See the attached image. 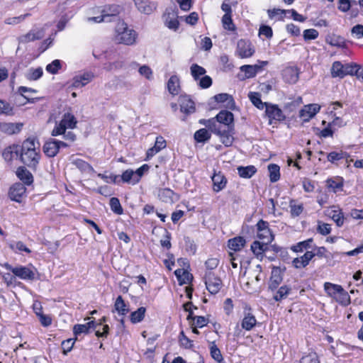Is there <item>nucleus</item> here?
Listing matches in <instances>:
<instances>
[{
	"mask_svg": "<svg viewBox=\"0 0 363 363\" xmlns=\"http://www.w3.org/2000/svg\"><path fill=\"white\" fill-rule=\"evenodd\" d=\"M20 161L33 170H36L41 158L40 144L35 138H28L21 145Z\"/></svg>",
	"mask_w": 363,
	"mask_h": 363,
	"instance_id": "nucleus-1",
	"label": "nucleus"
},
{
	"mask_svg": "<svg viewBox=\"0 0 363 363\" xmlns=\"http://www.w3.org/2000/svg\"><path fill=\"white\" fill-rule=\"evenodd\" d=\"M200 123L206 125L208 129L219 137L220 142L227 147L232 146L235 140V124L218 123L215 118H210L207 123L204 120H200Z\"/></svg>",
	"mask_w": 363,
	"mask_h": 363,
	"instance_id": "nucleus-2",
	"label": "nucleus"
},
{
	"mask_svg": "<svg viewBox=\"0 0 363 363\" xmlns=\"http://www.w3.org/2000/svg\"><path fill=\"white\" fill-rule=\"evenodd\" d=\"M77 121L75 116L70 113H65L59 122H56L51 131L52 136L62 135L63 139L68 143H74L77 140L76 134L72 131H67V129L76 128Z\"/></svg>",
	"mask_w": 363,
	"mask_h": 363,
	"instance_id": "nucleus-3",
	"label": "nucleus"
},
{
	"mask_svg": "<svg viewBox=\"0 0 363 363\" xmlns=\"http://www.w3.org/2000/svg\"><path fill=\"white\" fill-rule=\"evenodd\" d=\"M324 290L328 296L335 300L341 306H347L350 304V296L341 285L325 282L324 284Z\"/></svg>",
	"mask_w": 363,
	"mask_h": 363,
	"instance_id": "nucleus-4",
	"label": "nucleus"
},
{
	"mask_svg": "<svg viewBox=\"0 0 363 363\" xmlns=\"http://www.w3.org/2000/svg\"><path fill=\"white\" fill-rule=\"evenodd\" d=\"M359 65L356 63L342 64L340 61L333 63L331 75L333 77L344 78L347 75L355 76L357 78Z\"/></svg>",
	"mask_w": 363,
	"mask_h": 363,
	"instance_id": "nucleus-5",
	"label": "nucleus"
},
{
	"mask_svg": "<svg viewBox=\"0 0 363 363\" xmlns=\"http://www.w3.org/2000/svg\"><path fill=\"white\" fill-rule=\"evenodd\" d=\"M3 267L13 274L16 278H19L22 280L32 281L35 279V272L33 270L34 267L32 264L29 266L21 264L12 266L8 262H6L3 264Z\"/></svg>",
	"mask_w": 363,
	"mask_h": 363,
	"instance_id": "nucleus-6",
	"label": "nucleus"
},
{
	"mask_svg": "<svg viewBox=\"0 0 363 363\" xmlns=\"http://www.w3.org/2000/svg\"><path fill=\"white\" fill-rule=\"evenodd\" d=\"M116 39L118 43L130 45L135 43L136 33L133 29H129L127 24L123 21L121 22L116 30Z\"/></svg>",
	"mask_w": 363,
	"mask_h": 363,
	"instance_id": "nucleus-7",
	"label": "nucleus"
},
{
	"mask_svg": "<svg viewBox=\"0 0 363 363\" xmlns=\"http://www.w3.org/2000/svg\"><path fill=\"white\" fill-rule=\"evenodd\" d=\"M203 279L206 288L211 294H217L223 286L222 279L216 273L204 272Z\"/></svg>",
	"mask_w": 363,
	"mask_h": 363,
	"instance_id": "nucleus-8",
	"label": "nucleus"
},
{
	"mask_svg": "<svg viewBox=\"0 0 363 363\" xmlns=\"http://www.w3.org/2000/svg\"><path fill=\"white\" fill-rule=\"evenodd\" d=\"M71 143H68L66 140L62 141L50 138L43 145V152L46 156L53 157L57 155L61 147H69Z\"/></svg>",
	"mask_w": 363,
	"mask_h": 363,
	"instance_id": "nucleus-9",
	"label": "nucleus"
},
{
	"mask_svg": "<svg viewBox=\"0 0 363 363\" xmlns=\"http://www.w3.org/2000/svg\"><path fill=\"white\" fill-rule=\"evenodd\" d=\"M257 237L263 242L271 243L274 240V235L267 221L260 219L256 224Z\"/></svg>",
	"mask_w": 363,
	"mask_h": 363,
	"instance_id": "nucleus-10",
	"label": "nucleus"
},
{
	"mask_svg": "<svg viewBox=\"0 0 363 363\" xmlns=\"http://www.w3.org/2000/svg\"><path fill=\"white\" fill-rule=\"evenodd\" d=\"M265 114L269 118L270 125L276 122H283L286 120V116L277 104L269 103L265 108Z\"/></svg>",
	"mask_w": 363,
	"mask_h": 363,
	"instance_id": "nucleus-11",
	"label": "nucleus"
},
{
	"mask_svg": "<svg viewBox=\"0 0 363 363\" xmlns=\"http://www.w3.org/2000/svg\"><path fill=\"white\" fill-rule=\"evenodd\" d=\"M8 196L11 201L21 203L26 196V187L21 182L13 184L9 189Z\"/></svg>",
	"mask_w": 363,
	"mask_h": 363,
	"instance_id": "nucleus-12",
	"label": "nucleus"
},
{
	"mask_svg": "<svg viewBox=\"0 0 363 363\" xmlns=\"http://www.w3.org/2000/svg\"><path fill=\"white\" fill-rule=\"evenodd\" d=\"M257 320L255 315L252 313L251 307L246 306L244 308L243 317L240 322L242 328L245 330L250 331L257 325Z\"/></svg>",
	"mask_w": 363,
	"mask_h": 363,
	"instance_id": "nucleus-13",
	"label": "nucleus"
},
{
	"mask_svg": "<svg viewBox=\"0 0 363 363\" xmlns=\"http://www.w3.org/2000/svg\"><path fill=\"white\" fill-rule=\"evenodd\" d=\"M320 110V106L317 104H311L303 106L299 111L298 116L304 122L309 121Z\"/></svg>",
	"mask_w": 363,
	"mask_h": 363,
	"instance_id": "nucleus-14",
	"label": "nucleus"
},
{
	"mask_svg": "<svg viewBox=\"0 0 363 363\" xmlns=\"http://www.w3.org/2000/svg\"><path fill=\"white\" fill-rule=\"evenodd\" d=\"M180 111L186 116L193 113L196 111V106L194 101L187 94H181L178 99Z\"/></svg>",
	"mask_w": 363,
	"mask_h": 363,
	"instance_id": "nucleus-15",
	"label": "nucleus"
},
{
	"mask_svg": "<svg viewBox=\"0 0 363 363\" xmlns=\"http://www.w3.org/2000/svg\"><path fill=\"white\" fill-rule=\"evenodd\" d=\"M259 65H245L240 67V70L245 74V79L255 77L257 74L261 72L264 66L268 64L267 61H259Z\"/></svg>",
	"mask_w": 363,
	"mask_h": 363,
	"instance_id": "nucleus-16",
	"label": "nucleus"
},
{
	"mask_svg": "<svg viewBox=\"0 0 363 363\" xmlns=\"http://www.w3.org/2000/svg\"><path fill=\"white\" fill-rule=\"evenodd\" d=\"M120 13V6L118 5H110L108 8L103 10V13L101 16L91 17L89 21L94 23H101L106 20V18L109 16H116Z\"/></svg>",
	"mask_w": 363,
	"mask_h": 363,
	"instance_id": "nucleus-17",
	"label": "nucleus"
},
{
	"mask_svg": "<svg viewBox=\"0 0 363 363\" xmlns=\"http://www.w3.org/2000/svg\"><path fill=\"white\" fill-rule=\"evenodd\" d=\"M281 75L284 82L294 84L298 80L299 69L297 67H287L283 69Z\"/></svg>",
	"mask_w": 363,
	"mask_h": 363,
	"instance_id": "nucleus-18",
	"label": "nucleus"
},
{
	"mask_svg": "<svg viewBox=\"0 0 363 363\" xmlns=\"http://www.w3.org/2000/svg\"><path fill=\"white\" fill-rule=\"evenodd\" d=\"M237 52L241 58H247L253 55L255 50L250 42L241 39L238 42Z\"/></svg>",
	"mask_w": 363,
	"mask_h": 363,
	"instance_id": "nucleus-19",
	"label": "nucleus"
},
{
	"mask_svg": "<svg viewBox=\"0 0 363 363\" xmlns=\"http://www.w3.org/2000/svg\"><path fill=\"white\" fill-rule=\"evenodd\" d=\"M20 145H11L3 150L2 157L7 162H11L14 159L20 160Z\"/></svg>",
	"mask_w": 363,
	"mask_h": 363,
	"instance_id": "nucleus-20",
	"label": "nucleus"
},
{
	"mask_svg": "<svg viewBox=\"0 0 363 363\" xmlns=\"http://www.w3.org/2000/svg\"><path fill=\"white\" fill-rule=\"evenodd\" d=\"M138 10L144 14L150 15L157 9V4L150 0H134Z\"/></svg>",
	"mask_w": 363,
	"mask_h": 363,
	"instance_id": "nucleus-21",
	"label": "nucleus"
},
{
	"mask_svg": "<svg viewBox=\"0 0 363 363\" xmlns=\"http://www.w3.org/2000/svg\"><path fill=\"white\" fill-rule=\"evenodd\" d=\"M16 175L25 186L33 184L34 182L32 173L25 166L18 167L16 169Z\"/></svg>",
	"mask_w": 363,
	"mask_h": 363,
	"instance_id": "nucleus-22",
	"label": "nucleus"
},
{
	"mask_svg": "<svg viewBox=\"0 0 363 363\" xmlns=\"http://www.w3.org/2000/svg\"><path fill=\"white\" fill-rule=\"evenodd\" d=\"M23 127V123H6L3 122L1 133L7 135H12L19 133Z\"/></svg>",
	"mask_w": 363,
	"mask_h": 363,
	"instance_id": "nucleus-23",
	"label": "nucleus"
},
{
	"mask_svg": "<svg viewBox=\"0 0 363 363\" xmlns=\"http://www.w3.org/2000/svg\"><path fill=\"white\" fill-rule=\"evenodd\" d=\"M213 182V190L215 192H219L225 188L228 180L225 175L221 172H215L211 177Z\"/></svg>",
	"mask_w": 363,
	"mask_h": 363,
	"instance_id": "nucleus-24",
	"label": "nucleus"
},
{
	"mask_svg": "<svg viewBox=\"0 0 363 363\" xmlns=\"http://www.w3.org/2000/svg\"><path fill=\"white\" fill-rule=\"evenodd\" d=\"M328 216L338 227H341L344 224V214L338 206H331L330 209L328 210Z\"/></svg>",
	"mask_w": 363,
	"mask_h": 363,
	"instance_id": "nucleus-25",
	"label": "nucleus"
},
{
	"mask_svg": "<svg viewBox=\"0 0 363 363\" xmlns=\"http://www.w3.org/2000/svg\"><path fill=\"white\" fill-rule=\"evenodd\" d=\"M167 89L172 96H177L181 91L180 80L177 75H172L167 83Z\"/></svg>",
	"mask_w": 363,
	"mask_h": 363,
	"instance_id": "nucleus-26",
	"label": "nucleus"
},
{
	"mask_svg": "<svg viewBox=\"0 0 363 363\" xmlns=\"http://www.w3.org/2000/svg\"><path fill=\"white\" fill-rule=\"evenodd\" d=\"M94 78V74L91 72H84L74 78L73 86L80 87L86 85Z\"/></svg>",
	"mask_w": 363,
	"mask_h": 363,
	"instance_id": "nucleus-27",
	"label": "nucleus"
},
{
	"mask_svg": "<svg viewBox=\"0 0 363 363\" xmlns=\"http://www.w3.org/2000/svg\"><path fill=\"white\" fill-rule=\"evenodd\" d=\"M246 244V240L242 236H236L230 238L228 241V247L234 252L241 250Z\"/></svg>",
	"mask_w": 363,
	"mask_h": 363,
	"instance_id": "nucleus-28",
	"label": "nucleus"
},
{
	"mask_svg": "<svg viewBox=\"0 0 363 363\" xmlns=\"http://www.w3.org/2000/svg\"><path fill=\"white\" fill-rule=\"evenodd\" d=\"M113 307L117 313L122 316H125L130 311L128 303L125 302L123 298L121 295L116 298Z\"/></svg>",
	"mask_w": 363,
	"mask_h": 363,
	"instance_id": "nucleus-29",
	"label": "nucleus"
},
{
	"mask_svg": "<svg viewBox=\"0 0 363 363\" xmlns=\"http://www.w3.org/2000/svg\"><path fill=\"white\" fill-rule=\"evenodd\" d=\"M289 208L290 216L293 218L300 216L304 211L303 203L298 202L294 199H291L289 201Z\"/></svg>",
	"mask_w": 363,
	"mask_h": 363,
	"instance_id": "nucleus-30",
	"label": "nucleus"
},
{
	"mask_svg": "<svg viewBox=\"0 0 363 363\" xmlns=\"http://www.w3.org/2000/svg\"><path fill=\"white\" fill-rule=\"evenodd\" d=\"M269 243H267L266 242L255 240L251 244V250L257 258L262 259L264 256V252L267 250V245Z\"/></svg>",
	"mask_w": 363,
	"mask_h": 363,
	"instance_id": "nucleus-31",
	"label": "nucleus"
},
{
	"mask_svg": "<svg viewBox=\"0 0 363 363\" xmlns=\"http://www.w3.org/2000/svg\"><path fill=\"white\" fill-rule=\"evenodd\" d=\"M214 118H215V121H216V122L218 123H222V124L231 123V124H235L234 123V116H233V113H231L229 111H226V110L220 111L216 116V117Z\"/></svg>",
	"mask_w": 363,
	"mask_h": 363,
	"instance_id": "nucleus-32",
	"label": "nucleus"
},
{
	"mask_svg": "<svg viewBox=\"0 0 363 363\" xmlns=\"http://www.w3.org/2000/svg\"><path fill=\"white\" fill-rule=\"evenodd\" d=\"M249 99L250 100L251 103L258 109L263 110L264 108H266L267 105L269 104L268 102H263L261 99V94L259 92L256 91H250L248 94Z\"/></svg>",
	"mask_w": 363,
	"mask_h": 363,
	"instance_id": "nucleus-33",
	"label": "nucleus"
},
{
	"mask_svg": "<svg viewBox=\"0 0 363 363\" xmlns=\"http://www.w3.org/2000/svg\"><path fill=\"white\" fill-rule=\"evenodd\" d=\"M72 163L82 173L91 174L95 172L94 167L82 159L77 158Z\"/></svg>",
	"mask_w": 363,
	"mask_h": 363,
	"instance_id": "nucleus-34",
	"label": "nucleus"
},
{
	"mask_svg": "<svg viewBox=\"0 0 363 363\" xmlns=\"http://www.w3.org/2000/svg\"><path fill=\"white\" fill-rule=\"evenodd\" d=\"M146 311L147 309L145 307L141 306L138 308L136 311H133L132 313H130L129 316L130 321L133 324H136L142 322L145 317Z\"/></svg>",
	"mask_w": 363,
	"mask_h": 363,
	"instance_id": "nucleus-35",
	"label": "nucleus"
},
{
	"mask_svg": "<svg viewBox=\"0 0 363 363\" xmlns=\"http://www.w3.org/2000/svg\"><path fill=\"white\" fill-rule=\"evenodd\" d=\"M313 243V239L312 238H308L306 240L301 241L291 247V250L294 252H302L304 250H307L309 248H312V244Z\"/></svg>",
	"mask_w": 363,
	"mask_h": 363,
	"instance_id": "nucleus-36",
	"label": "nucleus"
},
{
	"mask_svg": "<svg viewBox=\"0 0 363 363\" xmlns=\"http://www.w3.org/2000/svg\"><path fill=\"white\" fill-rule=\"evenodd\" d=\"M174 275L176 276L179 285L185 284L189 283L191 279L192 275L187 270L184 269H177L174 271Z\"/></svg>",
	"mask_w": 363,
	"mask_h": 363,
	"instance_id": "nucleus-37",
	"label": "nucleus"
},
{
	"mask_svg": "<svg viewBox=\"0 0 363 363\" xmlns=\"http://www.w3.org/2000/svg\"><path fill=\"white\" fill-rule=\"evenodd\" d=\"M44 37V31L42 29H33L23 36V40L26 43L40 40Z\"/></svg>",
	"mask_w": 363,
	"mask_h": 363,
	"instance_id": "nucleus-38",
	"label": "nucleus"
},
{
	"mask_svg": "<svg viewBox=\"0 0 363 363\" xmlns=\"http://www.w3.org/2000/svg\"><path fill=\"white\" fill-rule=\"evenodd\" d=\"M176 195L174 191L169 188L160 189L158 192L159 199L165 203L174 202V197Z\"/></svg>",
	"mask_w": 363,
	"mask_h": 363,
	"instance_id": "nucleus-39",
	"label": "nucleus"
},
{
	"mask_svg": "<svg viewBox=\"0 0 363 363\" xmlns=\"http://www.w3.org/2000/svg\"><path fill=\"white\" fill-rule=\"evenodd\" d=\"M257 169L254 165H248L246 167L240 166L238 167V173L242 178L250 179L255 174Z\"/></svg>",
	"mask_w": 363,
	"mask_h": 363,
	"instance_id": "nucleus-40",
	"label": "nucleus"
},
{
	"mask_svg": "<svg viewBox=\"0 0 363 363\" xmlns=\"http://www.w3.org/2000/svg\"><path fill=\"white\" fill-rule=\"evenodd\" d=\"M211 137V133L206 128H201L196 130L194 133V138L196 142L204 143L210 140Z\"/></svg>",
	"mask_w": 363,
	"mask_h": 363,
	"instance_id": "nucleus-41",
	"label": "nucleus"
},
{
	"mask_svg": "<svg viewBox=\"0 0 363 363\" xmlns=\"http://www.w3.org/2000/svg\"><path fill=\"white\" fill-rule=\"evenodd\" d=\"M327 186L334 193L342 191L343 181L342 179H328L326 181Z\"/></svg>",
	"mask_w": 363,
	"mask_h": 363,
	"instance_id": "nucleus-42",
	"label": "nucleus"
},
{
	"mask_svg": "<svg viewBox=\"0 0 363 363\" xmlns=\"http://www.w3.org/2000/svg\"><path fill=\"white\" fill-rule=\"evenodd\" d=\"M209 350L212 359L218 363H222L223 362V357L221 354L220 350L218 347L215 342H211Z\"/></svg>",
	"mask_w": 363,
	"mask_h": 363,
	"instance_id": "nucleus-43",
	"label": "nucleus"
},
{
	"mask_svg": "<svg viewBox=\"0 0 363 363\" xmlns=\"http://www.w3.org/2000/svg\"><path fill=\"white\" fill-rule=\"evenodd\" d=\"M291 288L287 285H283L279 288L276 294L274 295V299L276 301H281L286 298L290 294Z\"/></svg>",
	"mask_w": 363,
	"mask_h": 363,
	"instance_id": "nucleus-44",
	"label": "nucleus"
},
{
	"mask_svg": "<svg viewBox=\"0 0 363 363\" xmlns=\"http://www.w3.org/2000/svg\"><path fill=\"white\" fill-rule=\"evenodd\" d=\"M179 344L181 347L184 349H192L194 347L193 340H190L182 330L178 336Z\"/></svg>",
	"mask_w": 363,
	"mask_h": 363,
	"instance_id": "nucleus-45",
	"label": "nucleus"
},
{
	"mask_svg": "<svg viewBox=\"0 0 363 363\" xmlns=\"http://www.w3.org/2000/svg\"><path fill=\"white\" fill-rule=\"evenodd\" d=\"M269 179L272 182H276L280 179V167L276 164L268 165Z\"/></svg>",
	"mask_w": 363,
	"mask_h": 363,
	"instance_id": "nucleus-46",
	"label": "nucleus"
},
{
	"mask_svg": "<svg viewBox=\"0 0 363 363\" xmlns=\"http://www.w3.org/2000/svg\"><path fill=\"white\" fill-rule=\"evenodd\" d=\"M4 283L7 286H20L21 287L23 284L22 282L17 281L16 276L10 273H6L2 276Z\"/></svg>",
	"mask_w": 363,
	"mask_h": 363,
	"instance_id": "nucleus-47",
	"label": "nucleus"
},
{
	"mask_svg": "<svg viewBox=\"0 0 363 363\" xmlns=\"http://www.w3.org/2000/svg\"><path fill=\"white\" fill-rule=\"evenodd\" d=\"M190 71L192 77L196 81L199 80L201 77L204 75L206 72L203 67L197 64H192L190 67Z\"/></svg>",
	"mask_w": 363,
	"mask_h": 363,
	"instance_id": "nucleus-48",
	"label": "nucleus"
},
{
	"mask_svg": "<svg viewBox=\"0 0 363 363\" xmlns=\"http://www.w3.org/2000/svg\"><path fill=\"white\" fill-rule=\"evenodd\" d=\"M121 181L123 183L132 184L133 185L137 184L138 183H134V170L132 169H128L123 172L122 174L120 176Z\"/></svg>",
	"mask_w": 363,
	"mask_h": 363,
	"instance_id": "nucleus-49",
	"label": "nucleus"
},
{
	"mask_svg": "<svg viewBox=\"0 0 363 363\" xmlns=\"http://www.w3.org/2000/svg\"><path fill=\"white\" fill-rule=\"evenodd\" d=\"M316 231L321 235L326 236L329 235L332 231L331 225L329 223H324L321 220H318Z\"/></svg>",
	"mask_w": 363,
	"mask_h": 363,
	"instance_id": "nucleus-50",
	"label": "nucleus"
},
{
	"mask_svg": "<svg viewBox=\"0 0 363 363\" xmlns=\"http://www.w3.org/2000/svg\"><path fill=\"white\" fill-rule=\"evenodd\" d=\"M222 24L225 30L235 31L236 27L233 21L232 15L224 14L222 17Z\"/></svg>",
	"mask_w": 363,
	"mask_h": 363,
	"instance_id": "nucleus-51",
	"label": "nucleus"
},
{
	"mask_svg": "<svg viewBox=\"0 0 363 363\" xmlns=\"http://www.w3.org/2000/svg\"><path fill=\"white\" fill-rule=\"evenodd\" d=\"M220 263V260L217 257H209L205 262V272H210L211 273H215L213 271L216 269Z\"/></svg>",
	"mask_w": 363,
	"mask_h": 363,
	"instance_id": "nucleus-52",
	"label": "nucleus"
},
{
	"mask_svg": "<svg viewBox=\"0 0 363 363\" xmlns=\"http://www.w3.org/2000/svg\"><path fill=\"white\" fill-rule=\"evenodd\" d=\"M13 107L7 101L0 99V115L13 116Z\"/></svg>",
	"mask_w": 363,
	"mask_h": 363,
	"instance_id": "nucleus-53",
	"label": "nucleus"
},
{
	"mask_svg": "<svg viewBox=\"0 0 363 363\" xmlns=\"http://www.w3.org/2000/svg\"><path fill=\"white\" fill-rule=\"evenodd\" d=\"M171 240L172 234L167 229H164L163 238L160 241L161 247L166 250H169L172 246Z\"/></svg>",
	"mask_w": 363,
	"mask_h": 363,
	"instance_id": "nucleus-54",
	"label": "nucleus"
},
{
	"mask_svg": "<svg viewBox=\"0 0 363 363\" xmlns=\"http://www.w3.org/2000/svg\"><path fill=\"white\" fill-rule=\"evenodd\" d=\"M220 64L221 66V69L223 72H229L233 70L234 65L230 61V59L227 55H223L220 57Z\"/></svg>",
	"mask_w": 363,
	"mask_h": 363,
	"instance_id": "nucleus-55",
	"label": "nucleus"
},
{
	"mask_svg": "<svg viewBox=\"0 0 363 363\" xmlns=\"http://www.w3.org/2000/svg\"><path fill=\"white\" fill-rule=\"evenodd\" d=\"M43 74V69L39 67L38 68H31L29 69L26 76L27 79L30 81H36L39 79Z\"/></svg>",
	"mask_w": 363,
	"mask_h": 363,
	"instance_id": "nucleus-56",
	"label": "nucleus"
},
{
	"mask_svg": "<svg viewBox=\"0 0 363 363\" xmlns=\"http://www.w3.org/2000/svg\"><path fill=\"white\" fill-rule=\"evenodd\" d=\"M150 165L147 164H144L138 168L135 171H134L135 178L134 183H139L141 181L142 177H143L145 172H147L150 169Z\"/></svg>",
	"mask_w": 363,
	"mask_h": 363,
	"instance_id": "nucleus-57",
	"label": "nucleus"
},
{
	"mask_svg": "<svg viewBox=\"0 0 363 363\" xmlns=\"http://www.w3.org/2000/svg\"><path fill=\"white\" fill-rule=\"evenodd\" d=\"M39 312L35 311L36 315L39 318L41 325L44 327H48L52 324V318L50 316L43 314V308L40 306Z\"/></svg>",
	"mask_w": 363,
	"mask_h": 363,
	"instance_id": "nucleus-58",
	"label": "nucleus"
},
{
	"mask_svg": "<svg viewBox=\"0 0 363 363\" xmlns=\"http://www.w3.org/2000/svg\"><path fill=\"white\" fill-rule=\"evenodd\" d=\"M347 155V153L343 151L340 152H331L328 154L327 159L331 163H335L336 162L344 159Z\"/></svg>",
	"mask_w": 363,
	"mask_h": 363,
	"instance_id": "nucleus-59",
	"label": "nucleus"
},
{
	"mask_svg": "<svg viewBox=\"0 0 363 363\" xmlns=\"http://www.w3.org/2000/svg\"><path fill=\"white\" fill-rule=\"evenodd\" d=\"M109 205L111 209L116 214L121 215L123 213V209L121 205L120 201L116 197H112L110 199Z\"/></svg>",
	"mask_w": 363,
	"mask_h": 363,
	"instance_id": "nucleus-60",
	"label": "nucleus"
},
{
	"mask_svg": "<svg viewBox=\"0 0 363 363\" xmlns=\"http://www.w3.org/2000/svg\"><path fill=\"white\" fill-rule=\"evenodd\" d=\"M61 68V61L60 60H55L46 66L45 69L48 72L52 74H55Z\"/></svg>",
	"mask_w": 363,
	"mask_h": 363,
	"instance_id": "nucleus-61",
	"label": "nucleus"
},
{
	"mask_svg": "<svg viewBox=\"0 0 363 363\" xmlns=\"http://www.w3.org/2000/svg\"><path fill=\"white\" fill-rule=\"evenodd\" d=\"M312 249L314 250L315 257H317L318 259L327 258L328 257L329 252L328 249L324 246L318 247L315 245Z\"/></svg>",
	"mask_w": 363,
	"mask_h": 363,
	"instance_id": "nucleus-62",
	"label": "nucleus"
},
{
	"mask_svg": "<svg viewBox=\"0 0 363 363\" xmlns=\"http://www.w3.org/2000/svg\"><path fill=\"white\" fill-rule=\"evenodd\" d=\"M75 343V339L69 338L63 340L61 344L63 354L66 355L69 352L72 350Z\"/></svg>",
	"mask_w": 363,
	"mask_h": 363,
	"instance_id": "nucleus-63",
	"label": "nucleus"
},
{
	"mask_svg": "<svg viewBox=\"0 0 363 363\" xmlns=\"http://www.w3.org/2000/svg\"><path fill=\"white\" fill-rule=\"evenodd\" d=\"M319 33L314 28L306 29L303 31V38L306 41L315 40L318 37Z\"/></svg>",
	"mask_w": 363,
	"mask_h": 363,
	"instance_id": "nucleus-64",
	"label": "nucleus"
}]
</instances>
